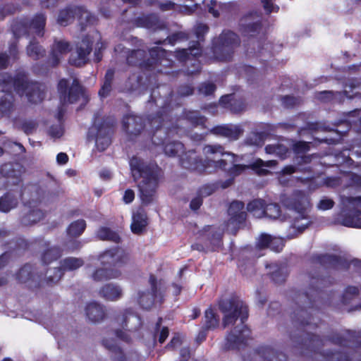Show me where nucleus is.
Listing matches in <instances>:
<instances>
[{
	"instance_id": "f257e3e1",
	"label": "nucleus",
	"mask_w": 361,
	"mask_h": 361,
	"mask_svg": "<svg viewBox=\"0 0 361 361\" xmlns=\"http://www.w3.org/2000/svg\"><path fill=\"white\" fill-rule=\"evenodd\" d=\"M219 309L224 314L223 325L224 328L234 324L238 318H240V326L235 327L232 333L227 336L229 348H239L249 336V330L243 324V320L247 318V307L239 298L232 296L228 299L221 300Z\"/></svg>"
},
{
	"instance_id": "f03ea898",
	"label": "nucleus",
	"mask_w": 361,
	"mask_h": 361,
	"mask_svg": "<svg viewBox=\"0 0 361 361\" xmlns=\"http://www.w3.org/2000/svg\"><path fill=\"white\" fill-rule=\"evenodd\" d=\"M132 176L138 181L140 197L143 203H149L158 186L159 169L157 165L147 164L143 160L133 157L130 161Z\"/></svg>"
},
{
	"instance_id": "7ed1b4c3",
	"label": "nucleus",
	"mask_w": 361,
	"mask_h": 361,
	"mask_svg": "<svg viewBox=\"0 0 361 361\" xmlns=\"http://www.w3.org/2000/svg\"><path fill=\"white\" fill-rule=\"evenodd\" d=\"M205 160L199 159L195 151H189L182 155V166L197 173H211L216 169L225 168L226 162L221 157L226 154L219 145H207L203 149Z\"/></svg>"
},
{
	"instance_id": "20e7f679",
	"label": "nucleus",
	"mask_w": 361,
	"mask_h": 361,
	"mask_svg": "<svg viewBox=\"0 0 361 361\" xmlns=\"http://www.w3.org/2000/svg\"><path fill=\"white\" fill-rule=\"evenodd\" d=\"M281 202L291 212L290 222L293 229L302 232L311 223L309 215L310 202L309 197L302 191H295L291 195L284 196Z\"/></svg>"
},
{
	"instance_id": "39448f33",
	"label": "nucleus",
	"mask_w": 361,
	"mask_h": 361,
	"mask_svg": "<svg viewBox=\"0 0 361 361\" xmlns=\"http://www.w3.org/2000/svg\"><path fill=\"white\" fill-rule=\"evenodd\" d=\"M341 212L338 221L347 227L361 228V196H342Z\"/></svg>"
},
{
	"instance_id": "423d86ee",
	"label": "nucleus",
	"mask_w": 361,
	"mask_h": 361,
	"mask_svg": "<svg viewBox=\"0 0 361 361\" xmlns=\"http://www.w3.org/2000/svg\"><path fill=\"white\" fill-rule=\"evenodd\" d=\"M149 282L150 288L139 290L135 297L138 305L145 310L152 308L155 301L161 302L164 298L161 283H158L153 276L149 277Z\"/></svg>"
},
{
	"instance_id": "0eeeda50",
	"label": "nucleus",
	"mask_w": 361,
	"mask_h": 361,
	"mask_svg": "<svg viewBox=\"0 0 361 361\" xmlns=\"http://www.w3.org/2000/svg\"><path fill=\"white\" fill-rule=\"evenodd\" d=\"M58 91L60 101L63 104L75 103L80 100L86 103L88 100L87 96L75 79L72 80L71 84L65 79L61 80L58 85Z\"/></svg>"
},
{
	"instance_id": "6e6552de",
	"label": "nucleus",
	"mask_w": 361,
	"mask_h": 361,
	"mask_svg": "<svg viewBox=\"0 0 361 361\" xmlns=\"http://www.w3.org/2000/svg\"><path fill=\"white\" fill-rule=\"evenodd\" d=\"M16 90L20 95H25L32 103L41 102L44 97L43 85L22 79L16 83Z\"/></svg>"
},
{
	"instance_id": "1a4fd4ad",
	"label": "nucleus",
	"mask_w": 361,
	"mask_h": 361,
	"mask_svg": "<svg viewBox=\"0 0 361 361\" xmlns=\"http://www.w3.org/2000/svg\"><path fill=\"white\" fill-rule=\"evenodd\" d=\"M114 322L121 328L130 332H136L142 325L140 317L131 309L122 311L114 318Z\"/></svg>"
},
{
	"instance_id": "9d476101",
	"label": "nucleus",
	"mask_w": 361,
	"mask_h": 361,
	"mask_svg": "<svg viewBox=\"0 0 361 361\" xmlns=\"http://www.w3.org/2000/svg\"><path fill=\"white\" fill-rule=\"evenodd\" d=\"M99 260L102 266L121 267L130 261V257L124 250L114 248L102 253Z\"/></svg>"
},
{
	"instance_id": "9b49d317",
	"label": "nucleus",
	"mask_w": 361,
	"mask_h": 361,
	"mask_svg": "<svg viewBox=\"0 0 361 361\" xmlns=\"http://www.w3.org/2000/svg\"><path fill=\"white\" fill-rule=\"evenodd\" d=\"M244 204L242 202H233L228 210L230 216L226 224V229L231 233H235L238 226L245 220L246 213L243 210Z\"/></svg>"
},
{
	"instance_id": "f8f14e48",
	"label": "nucleus",
	"mask_w": 361,
	"mask_h": 361,
	"mask_svg": "<svg viewBox=\"0 0 361 361\" xmlns=\"http://www.w3.org/2000/svg\"><path fill=\"white\" fill-rule=\"evenodd\" d=\"M75 16L78 18L82 25L84 23H90L92 18L87 10L81 7H75L61 11L57 20L58 23L61 25L66 26L73 19Z\"/></svg>"
},
{
	"instance_id": "ddd939ff",
	"label": "nucleus",
	"mask_w": 361,
	"mask_h": 361,
	"mask_svg": "<svg viewBox=\"0 0 361 361\" xmlns=\"http://www.w3.org/2000/svg\"><path fill=\"white\" fill-rule=\"evenodd\" d=\"M39 278V273L30 264L25 265L16 274V279L19 282L27 283L30 288H37L43 285L40 283Z\"/></svg>"
},
{
	"instance_id": "4468645a",
	"label": "nucleus",
	"mask_w": 361,
	"mask_h": 361,
	"mask_svg": "<svg viewBox=\"0 0 361 361\" xmlns=\"http://www.w3.org/2000/svg\"><path fill=\"white\" fill-rule=\"evenodd\" d=\"M92 42L89 37H85L78 46L77 51L72 54L69 59L71 64L80 66L86 63L87 56L92 50Z\"/></svg>"
},
{
	"instance_id": "2eb2a0df",
	"label": "nucleus",
	"mask_w": 361,
	"mask_h": 361,
	"mask_svg": "<svg viewBox=\"0 0 361 361\" xmlns=\"http://www.w3.org/2000/svg\"><path fill=\"white\" fill-rule=\"evenodd\" d=\"M99 298L106 302H116L123 296L122 287L114 283H108L103 285L97 291Z\"/></svg>"
},
{
	"instance_id": "dca6fc26",
	"label": "nucleus",
	"mask_w": 361,
	"mask_h": 361,
	"mask_svg": "<svg viewBox=\"0 0 361 361\" xmlns=\"http://www.w3.org/2000/svg\"><path fill=\"white\" fill-rule=\"evenodd\" d=\"M219 40L220 44L219 49L222 52H226L227 54L223 56L221 59H229L231 52L239 44L238 36L233 32L227 31L220 35Z\"/></svg>"
},
{
	"instance_id": "f3484780",
	"label": "nucleus",
	"mask_w": 361,
	"mask_h": 361,
	"mask_svg": "<svg viewBox=\"0 0 361 361\" xmlns=\"http://www.w3.org/2000/svg\"><path fill=\"white\" fill-rule=\"evenodd\" d=\"M85 311L87 318L92 323H99L106 317V307L95 301L87 303Z\"/></svg>"
},
{
	"instance_id": "a211bd4d",
	"label": "nucleus",
	"mask_w": 361,
	"mask_h": 361,
	"mask_svg": "<svg viewBox=\"0 0 361 361\" xmlns=\"http://www.w3.org/2000/svg\"><path fill=\"white\" fill-rule=\"evenodd\" d=\"M123 128L130 136H136L143 129L142 119L134 115H127L123 119Z\"/></svg>"
},
{
	"instance_id": "6ab92c4d",
	"label": "nucleus",
	"mask_w": 361,
	"mask_h": 361,
	"mask_svg": "<svg viewBox=\"0 0 361 361\" xmlns=\"http://www.w3.org/2000/svg\"><path fill=\"white\" fill-rule=\"evenodd\" d=\"M96 132V147L99 151H104L109 146L111 143L109 137L110 130L108 128L104 126L99 129H97L96 127H93L89 132V136H94Z\"/></svg>"
},
{
	"instance_id": "aec40b11",
	"label": "nucleus",
	"mask_w": 361,
	"mask_h": 361,
	"mask_svg": "<svg viewBox=\"0 0 361 361\" xmlns=\"http://www.w3.org/2000/svg\"><path fill=\"white\" fill-rule=\"evenodd\" d=\"M1 175L8 178L11 184L17 185L21 181V166L17 164L8 163L1 168Z\"/></svg>"
},
{
	"instance_id": "412c9836",
	"label": "nucleus",
	"mask_w": 361,
	"mask_h": 361,
	"mask_svg": "<svg viewBox=\"0 0 361 361\" xmlns=\"http://www.w3.org/2000/svg\"><path fill=\"white\" fill-rule=\"evenodd\" d=\"M71 50L70 44L64 40L56 41L51 48L50 63L53 66L60 62L61 59Z\"/></svg>"
},
{
	"instance_id": "4be33fe9",
	"label": "nucleus",
	"mask_w": 361,
	"mask_h": 361,
	"mask_svg": "<svg viewBox=\"0 0 361 361\" xmlns=\"http://www.w3.org/2000/svg\"><path fill=\"white\" fill-rule=\"evenodd\" d=\"M257 246L259 249L269 247L273 251L280 252L283 247V241L280 238L271 237L267 234H262L257 240Z\"/></svg>"
},
{
	"instance_id": "5701e85b",
	"label": "nucleus",
	"mask_w": 361,
	"mask_h": 361,
	"mask_svg": "<svg viewBox=\"0 0 361 361\" xmlns=\"http://www.w3.org/2000/svg\"><path fill=\"white\" fill-rule=\"evenodd\" d=\"M121 275V271L117 269L99 268L94 271L91 278L95 281H102L118 279Z\"/></svg>"
},
{
	"instance_id": "b1692460",
	"label": "nucleus",
	"mask_w": 361,
	"mask_h": 361,
	"mask_svg": "<svg viewBox=\"0 0 361 361\" xmlns=\"http://www.w3.org/2000/svg\"><path fill=\"white\" fill-rule=\"evenodd\" d=\"M147 216L145 212L139 209L133 215L131 231L133 233L140 234L147 226Z\"/></svg>"
},
{
	"instance_id": "393cba45",
	"label": "nucleus",
	"mask_w": 361,
	"mask_h": 361,
	"mask_svg": "<svg viewBox=\"0 0 361 361\" xmlns=\"http://www.w3.org/2000/svg\"><path fill=\"white\" fill-rule=\"evenodd\" d=\"M242 130L235 126H219L214 129V133L230 140H237L242 135Z\"/></svg>"
},
{
	"instance_id": "a878e982",
	"label": "nucleus",
	"mask_w": 361,
	"mask_h": 361,
	"mask_svg": "<svg viewBox=\"0 0 361 361\" xmlns=\"http://www.w3.org/2000/svg\"><path fill=\"white\" fill-rule=\"evenodd\" d=\"M63 275V272L60 268H54L53 269H49L44 278H42V274H39V282L43 285L39 286L38 287H44L45 286H52L56 284L61 279Z\"/></svg>"
},
{
	"instance_id": "bb28decb",
	"label": "nucleus",
	"mask_w": 361,
	"mask_h": 361,
	"mask_svg": "<svg viewBox=\"0 0 361 361\" xmlns=\"http://www.w3.org/2000/svg\"><path fill=\"white\" fill-rule=\"evenodd\" d=\"M30 190L31 194L27 204L30 208L35 207L38 204L43 202L45 197V192L42 188L35 185L32 186Z\"/></svg>"
},
{
	"instance_id": "cd10ccee",
	"label": "nucleus",
	"mask_w": 361,
	"mask_h": 361,
	"mask_svg": "<svg viewBox=\"0 0 361 361\" xmlns=\"http://www.w3.org/2000/svg\"><path fill=\"white\" fill-rule=\"evenodd\" d=\"M17 205V198L10 193H6L0 198V212H8Z\"/></svg>"
},
{
	"instance_id": "c85d7f7f",
	"label": "nucleus",
	"mask_w": 361,
	"mask_h": 361,
	"mask_svg": "<svg viewBox=\"0 0 361 361\" xmlns=\"http://www.w3.org/2000/svg\"><path fill=\"white\" fill-rule=\"evenodd\" d=\"M247 209L253 216L262 218L264 216V202L261 200H255L247 204Z\"/></svg>"
},
{
	"instance_id": "c756f323",
	"label": "nucleus",
	"mask_w": 361,
	"mask_h": 361,
	"mask_svg": "<svg viewBox=\"0 0 361 361\" xmlns=\"http://www.w3.org/2000/svg\"><path fill=\"white\" fill-rule=\"evenodd\" d=\"M13 98L10 94H4L0 99V113L2 115H9L13 110Z\"/></svg>"
},
{
	"instance_id": "7c9ffc66",
	"label": "nucleus",
	"mask_w": 361,
	"mask_h": 361,
	"mask_svg": "<svg viewBox=\"0 0 361 361\" xmlns=\"http://www.w3.org/2000/svg\"><path fill=\"white\" fill-rule=\"evenodd\" d=\"M83 264L84 262L80 258L68 257L61 262L60 269L63 271H73L82 267Z\"/></svg>"
},
{
	"instance_id": "2f4dec72",
	"label": "nucleus",
	"mask_w": 361,
	"mask_h": 361,
	"mask_svg": "<svg viewBox=\"0 0 361 361\" xmlns=\"http://www.w3.org/2000/svg\"><path fill=\"white\" fill-rule=\"evenodd\" d=\"M97 237L102 240H109L117 243L120 238L114 231L107 227H101L97 231Z\"/></svg>"
},
{
	"instance_id": "473e14b6",
	"label": "nucleus",
	"mask_w": 361,
	"mask_h": 361,
	"mask_svg": "<svg viewBox=\"0 0 361 361\" xmlns=\"http://www.w3.org/2000/svg\"><path fill=\"white\" fill-rule=\"evenodd\" d=\"M44 25L45 17L42 14H39L32 19L30 23V30L38 36H42Z\"/></svg>"
},
{
	"instance_id": "72a5a7b5",
	"label": "nucleus",
	"mask_w": 361,
	"mask_h": 361,
	"mask_svg": "<svg viewBox=\"0 0 361 361\" xmlns=\"http://www.w3.org/2000/svg\"><path fill=\"white\" fill-rule=\"evenodd\" d=\"M201 54V48L199 42H194L192 45L190 46L188 49H183L177 51V56L180 60H185L190 54L193 56H197Z\"/></svg>"
},
{
	"instance_id": "f704fd0d",
	"label": "nucleus",
	"mask_w": 361,
	"mask_h": 361,
	"mask_svg": "<svg viewBox=\"0 0 361 361\" xmlns=\"http://www.w3.org/2000/svg\"><path fill=\"white\" fill-rule=\"evenodd\" d=\"M276 164V161L274 160H269L264 161L260 159L256 160L252 164V168L257 170V173L259 175H266L269 173V171L265 168H271Z\"/></svg>"
},
{
	"instance_id": "c9c22d12",
	"label": "nucleus",
	"mask_w": 361,
	"mask_h": 361,
	"mask_svg": "<svg viewBox=\"0 0 361 361\" xmlns=\"http://www.w3.org/2000/svg\"><path fill=\"white\" fill-rule=\"evenodd\" d=\"M86 228V223L83 219L77 220L70 224L68 228V234L71 237L80 235Z\"/></svg>"
},
{
	"instance_id": "e433bc0d",
	"label": "nucleus",
	"mask_w": 361,
	"mask_h": 361,
	"mask_svg": "<svg viewBox=\"0 0 361 361\" xmlns=\"http://www.w3.org/2000/svg\"><path fill=\"white\" fill-rule=\"evenodd\" d=\"M44 216V213L39 209L33 207L25 216L23 218V223L25 225H29L40 221Z\"/></svg>"
},
{
	"instance_id": "4c0bfd02",
	"label": "nucleus",
	"mask_w": 361,
	"mask_h": 361,
	"mask_svg": "<svg viewBox=\"0 0 361 361\" xmlns=\"http://www.w3.org/2000/svg\"><path fill=\"white\" fill-rule=\"evenodd\" d=\"M183 152V145L180 142H170L165 145L164 152L167 156H180Z\"/></svg>"
},
{
	"instance_id": "58836bf2",
	"label": "nucleus",
	"mask_w": 361,
	"mask_h": 361,
	"mask_svg": "<svg viewBox=\"0 0 361 361\" xmlns=\"http://www.w3.org/2000/svg\"><path fill=\"white\" fill-rule=\"evenodd\" d=\"M265 151L268 154H276L281 158L284 159L288 152V147L282 143L269 145L265 147Z\"/></svg>"
},
{
	"instance_id": "ea45409f",
	"label": "nucleus",
	"mask_w": 361,
	"mask_h": 361,
	"mask_svg": "<svg viewBox=\"0 0 361 361\" xmlns=\"http://www.w3.org/2000/svg\"><path fill=\"white\" fill-rule=\"evenodd\" d=\"M18 81L20 80H18L13 82L12 78L8 73H0V91L8 92L13 87V86L16 88V83Z\"/></svg>"
},
{
	"instance_id": "a19ab883",
	"label": "nucleus",
	"mask_w": 361,
	"mask_h": 361,
	"mask_svg": "<svg viewBox=\"0 0 361 361\" xmlns=\"http://www.w3.org/2000/svg\"><path fill=\"white\" fill-rule=\"evenodd\" d=\"M44 52L45 51L44 49H42V47L34 42H30L27 48V54L28 56L35 60H37L43 56Z\"/></svg>"
},
{
	"instance_id": "79ce46f5",
	"label": "nucleus",
	"mask_w": 361,
	"mask_h": 361,
	"mask_svg": "<svg viewBox=\"0 0 361 361\" xmlns=\"http://www.w3.org/2000/svg\"><path fill=\"white\" fill-rule=\"evenodd\" d=\"M219 325V319L212 309H208L204 314V326L207 329H214Z\"/></svg>"
},
{
	"instance_id": "37998d69",
	"label": "nucleus",
	"mask_w": 361,
	"mask_h": 361,
	"mask_svg": "<svg viewBox=\"0 0 361 361\" xmlns=\"http://www.w3.org/2000/svg\"><path fill=\"white\" fill-rule=\"evenodd\" d=\"M61 255V250L56 247H53L46 250L42 255L44 263L48 264L57 259Z\"/></svg>"
},
{
	"instance_id": "c03bdc74",
	"label": "nucleus",
	"mask_w": 361,
	"mask_h": 361,
	"mask_svg": "<svg viewBox=\"0 0 361 361\" xmlns=\"http://www.w3.org/2000/svg\"><path fill=\"white\" fill-rule=\"evenodd\" d=\"M281 210L279 206L276 204H269L266 205L264 216L270 219H278L281 217Z\"/></svg>"
},
{
	"instance_id": "a18cd8bd",
	"label": "nucleus",
	"mask_w": 361,
	"mask_h": 361,
	"mask_svg": "<svg viewBox=\"0 0 361 361\" xmlns=\"http://www.w3.org/2000/svg\"><path fill=\"white\" fill-rule=\"evenodd\" d=\"M206 190H207L206 188L204 189V190H200V195H199L197 197H194L191 200L190 204V207L191 209L197 210V209L200 208V207L202 204V195L207 196V195H209L211 194V192H207Z\"/></svg>"
},
{
	"instance_id": "49530a36",
	"label": "nucleus",
	"mask_w": 361,
	"mask_h": 361,
	"mask_svg": "<svg viewBox=\"0 0 361 361\" xmlns=\"http://www.w3.org/2000/svg\"><path fill=\"white\" fill-rule=\"evenodd\" d=\"M114 333H115L116 336L118 339H120L126 343H130L133 341V336L131 334L133 332L126 331V329H123L121 328V329H116Z\"/></svg>"
},
{
	"instance_id": "de8ad7c7",
	"label": "nucleus",
	"mask_w": 361,
	"mask_h": 361,
	"mask_svg": "<svg viewBox=\"0 0 361 361\" xmlns=\"http://www.w3.org/2000/svg\"><path fill=\"white\" fill-rule=\"evenodd\" d=\"M102 344L106 348L115 353L114 357H118L119 353L122 352L121 349L116 345V343L114 339L104 338L102 340Z\"/></svg>"
},
{
	"instance_id": "09e8293b",
	"label": "nucleus",
	"mask_w": 361,
	"mask_h": 361,
	"mask_svg": "<svg viewBox=\"0 0 361 361\" xmlns=\"http://www.w3.org/2000/svg\"><path fill=\"white\" fill-rule=\"evenodd\" d=\"M295 171V169L292 166H286L279 176V180L281 184H286L288 180L286 178V175H291Z\"/></svg>"
},
{
	"instance_id": "8fccbe9b",
	"label": "nucleus",
	"mask_w": 361,
	"mask_h": 361,
	"mask_svg": "<svg viewBox=\"0 0 361 361\" xmlns=\"http://www.w3.org/2000/svg\"><path fill=\"white\" fill-rule=\"evenodd\" d=\"M334 205V202L326 197L319 200L317 204V208L320 210H327L331 209Z\"/></svg>"
},
{
	"instance_id": "3c124183",
	"label": "nucleus",
	"mask_w": 361,
	"mask_h": 361,
	"mask_svg": "<svg viewBox=\"0 0 361 361\" xmlns=\"http://www.w3.org/2000/svg\"><path fill=\"white\" fill-rule=\"evenodd\" d=\"M216 87L212 83H203L199 88V92L203 95H209L214 92Z\"/></svg>"
},
{
	"instance_id": "603ef678",
	"label": "nucleus",
	"mask_w": 361,
	"mask_h": 361,
	"mask_svg": "<svg viewBox=\"0 0 361 361\" xmlns=\"http://www.w3.org/2000/svg\"><path fill=\"white\" fill-rule=\"evenodd\" d=\"M292 146L294 152L297 154L303 153L309 150V144L305 142H296Z\"/></svg>"
},
{
	"instance_id": "864d4df0",
	"label": "nucleus",
	"mask_w": 361,
	"mask_h": 361,
	"mask_svg": "<svg viewBox=\"0 0 361 361\" xmlns=\"http://www.w3.org/2000/svg\"><path fill=\"white\" fill-rule=\"evenodd\" d=\"M49 135L53 138H59L63 135V129L61 124L52 126L49 129Z\"/></svg>"
},
{
	"instance_id": "5fc2aeb1",
	"label": "nucleus",
	"mask_w": 361,
	"mask_h": 361,
	"mask_svg": "<svg viewBox=\"0 0 361 361\" xmlns=\"http://www.w3.org/2000/svg\"><path fill=\"white\" fill-rule=\"evenodd\" d=\"M188 118L191 121V122L196 125L203 124L205 118L204 117L200 116L199 114L196 111H191L187 115Z\"/></svg>"
},
{
	"instance_id": "6e6d98bb",
	"label": "nucleus",
	"mask_w": 361,
	"mask_h": 361,
	"mask_svg": "<svg viewBox=\"0 0 361 361\" xmlns=\"http://www.w3.org/2000/svg\"><path fill=\"white\" fill-rule=\"evenodd\" d=\"M346 178L350 181L351 186L361 188V176L355 173L348 174Z\"/></svg>"
},
{
	"instance_id": "4d7b16f0",
	"label": "nucleus",
	"mask_w": 361,
	"mask_h": 361,
	"mask_svg": "<svg viewBox=\"0 0 361 361\" xmlns=\"http://www.w3.org/2000/svg\"><path fill=\"white\" fill-rule=\"evenodd\" d=\"M241 24L244 27V32L247 34L257 32L259 28V25L256 22L245 23L242 21Z\"/></svg>"
},
{
	"instance_id": "13d9d810",
	"label": "nucleus",
	"mask_w": 361,
	"mask_h": 361,
	"mask_svg": "<svg viewBox=\"0 0 361 361\" xmlns=\"http://www.w3.org/2000/svg\"><path fill=\"white\" fill-rule=\"evenodd\" d=\"M340 95H341L340 92H336V94H334V93L333 92L324 91V92H319L317 97L319 99H322L324 101H327L334 97H337L338 96H340Z\"/></svg>"
},
{
	"instance_id": "bf43d9fd",
	"label": "nucleus",
	"mask_w": 361,
	"mask_h": 361,
	"mask_svg": "<svg viewBox=\"0 0 361 361\" xmlns=\"http://www.w3.org/2000/svg\"><path fill=\"white\" fill-rule=\"evenodd\" d=\"M188 37L184 32H178L167 38L169 44H173L176 41L187 39Z\"/></svg>"
},
{
	"instance_id": "052dcab7",
	"label": "nucleus",
	"mask_w": 361,
	"mask_h": 361,
	"mask_svg": "<svg viewBox=\"0 0 361 361\" xmlns=\"http://www.w3.org/2000/svg\"><path fill=\"white\" fill-rule=\"evenodd\" d=\"M111 90V83L104 82V84L99 92V94L101 97H106L109 94Z\"/></svg>"
},
{
	"instance_id": "680f3d73",
	"label": "nucleus",
	"mask_w": 361,
	"mask_h": 361,
	"mask_svg": "<svg viewBox=\"0 0 361 361\" xmlns=\"http://www.w3.org/2000/svg\"><path fill=\"white\" fill-rule=\"evenodd\" d=\"M263 6L267 12L271 13L272 11H278L279 7L275 6L271 0H262Z\"/></svg>"
},
{
	"instance_id": "e2e57ef3",
	"label": "nucleus",
	"mask_w": 361,
	"mask_h": 361,
	"mask_svg": "<svg viewBox=\"0 0 361 361\" xmlns=\"http://www.w3.org/2000/svg\"><path fill=\"white\" fill-rule=\"evenodd\" d=\"M135 199V192L131 189H128L125 191L123 200L126 204L131 203Z\"/></svg>"
},
{
	"instance_id": "0e129e2a",
	"label": "nucleus",
	"mask_w": 361,
	"mask_h": 361,
	"mask_svg": "<svg viewBox=\"0 0 361 361\" xmlns=\"http://www.w3.org/2000/svg\"><path fill=\"white\" fill-rule=\"evenodd\" d=\"M208 31V27L204 24H199L195 27V35L198 39H200Z\"/></svg>"
},
{
	"instance_id": "69168bd1",
	"label": "nucleus",
	"mask_w": 361,
	"mask_h": 361,
	"mask_svg": "<svg viewBox=\"0 0 361 361\" xmlns=\"http://www.w3.org/2000/svg\"><path fill=\"white\" fill-rule=\"evenodd\" d=\"M158 23V19L155 16H150L146 18V27L149 28L156 29L157 27L156 26Z\"/></svg>"
},
{
	"instance_id": "338daca9",
	"label": "nucleus",
	"mask_w": 361,
	"mask_h": 361,
	"mask_svg": "<svg viewBox=\"0 0 361 361\" xmlns=\"http://www.w3.org/2000/svg\"><path fill=\"white\" fill-rule=\"evenodd\" d=\"M286 276V274L283 271H278L272 273L271 277L276 283H281L284 281Z\"/></svg>"
},
{
	"instance_id": "774afa93",
	"label": "nucleus",
	"mask_w": 361,
	"mask_h": 361,
	"mask_svg": "<svg viewBox=\"0 0 361 361\" xmlns=\"http://www.w3.org/2000/svg\"><path fill=\"white\" fill-rule=\"evenodd\" d=\"M248 166L246 165H234L231 169L230 173L231 175L238 176L245 169H247Z\"/></svg>"
}]
</instances>
